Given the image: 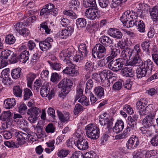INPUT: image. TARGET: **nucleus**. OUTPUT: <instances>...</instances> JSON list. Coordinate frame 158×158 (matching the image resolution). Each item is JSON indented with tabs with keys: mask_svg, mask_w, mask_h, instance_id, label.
I'll list each match as a JSON object with an SVG mask.
<instances>
[{
	"mask_svg": "<svg viewBox=\"0 0 158 158\" xmlns=\"http://www.w3.org/2000/svg\"><path fill=\"white\" fill-rule=\"evenodd\" d=\"M73 31V28L70 26H69L62 30L60 34V37L62 39H66L71 35Z\"/></svg>",
	"mask_w": 158,
	"mask_h": 158,
	"instance_id": "nucleus-26",
	"label": "nucleus"
},
{
	"mask_svg": "<svg viewBox=\"0 0 158 158\" xmlns=\"http://www.w3.org/2000/svg\"><path fill=\"white\" fill-rule=\"evenodd\" d=\"M22 69L20 68H18L12 70L11 72L12 78L16 79L20 77L21 74Z\"/></svg>",
	"mask_w": 158,
	"mask_h": 158,
	"instance_id": "nucleus-39",
	"label": "nucleus"
},
{
	"mask_svg": "<svg viewBox=\"0 0 158 158\" xmlns=\"http://www.w3.org/2000/svg\"><path fill=\"white\" fill-rule=\"evenodd\" d=\"M125 65L121 59H118L113 60L108 64V68L114 71H118L120 70L124 65Z\"/></svg>",
	"mask_w": 158,
	"mask_h": 158,
	"instance_id": "nucleus-7",
	"label": "nucleus"
},
{
	"mask_svg": "<svg viewBox=\"0 0 158 158\" xmlns=\"http://www.w3.org/2000/svg\"><path fill=\"white\" fill-rule=\"evenodd\" d=\"M79 52L83 56L86 57L87 56L88 52L87 49V47L85 44H81L78 46Z\"/></svg>",
	"mask_w": 158,
	"mask_h": 158,
	"instance_id": "nucleus-37",
	"label": "nucleus"
},
{
	"mask_svg": "<svg viewBox=\"0 0 158 158\" xmlns=\"http://www.w3.org/2000/svg\"><path fill=\"white\" fill-rule=\"evenodd\" d=\"M63 14L65 15L68 16L73 19H76L77 17V15L73 11L70 10H66L63 12Z\"/></svg>",
	"mask_w": 158,
	"mask_h": 158,
	"instance_id": "nucleus-48",
	"label": "nucleus"
},
{
	"mask_svg": "<svg viewBox=\"0 0 158 158\" xmlns=\"http://www.w3.org/2000/svg\"><path fill=\"white\" fill-rule=\"evenodd\" d=\"M69 153V151L68 149H62L59 150L57 153V155L60 157H64Z\"/></svg>",
	"mask_w": 158,
	"mask_h": 158,
	"instance_id": "nucleus-55",
	"label": "nucleus"
},
{
	"mask_svg": "<svg viewBox=\"0 0 158 158\" xmlns=\"http://www.w3.org/2000/svg\"><path fill=\"white\" fill-rule=\"evenodd\" d=\"M75 66L73 64L72 66L69 65L67 67L64 69L62 72L65 74L69 75L71 76H74L77 75L78 72L75 68Z\"/></svg>",
	"mask_w": 158,
	"mask_h": 158,
	"instance_id": "nucleus-20",
	"label": "nucleus"
},
{
	"mask_svg": "<svg viewBox=\"0 0 158 158\" xmlns=\"http://www.w3.org/2000/svg\"><path fill=\"white\" fill-rule=\"evenodd\" d=\"M99 41L101 44L106 47H111L114 44L113 39L106 35L101 36L99 39Z\"/></svg>",
	"mask_w": 158,
	"mask_h": 158,
	"instance_id": "nucleus-18",
	"label": "nucleus"
},
{
	"mask_svg": "<svg viewBox=\"0 0 158 158\" xmlns=\"http://www.w3.org/2000/svg\"><path fill=\"white\" fill-rule=\"evenodd\" d=\"M16 104L15 99L14 98H8L4 101V104L6 108L10 109L13 107Z\"/></svg>",
	"mask_w": 158,
	"mask_h": 158,
	"instance_id": "nucleus-31",
	"label": "nucleus"
},
{
	"mask_svg": "<svg viewBox=\"0 0 158 158\" xmlns=\"http://www.w3.org/2000/svg\"><path fill=\"white\" fill-rule=\"evenodd\" d=\"M106 54L105 46L100 44H97L92 50V55L94 58L101 59Z\"/></svg>",
	"mask_w": 158,
	"mask_h": 158,
	"instance_id": "nucleus-4",
	"label": "nucleus"
},
{
	"mask_svg": "<svg viewBox=\"0 0 158 158\" xmlns=\"http://www.w3.org/2000/svg\"><path fill=\"white\" fill-rule=\"evenodd\" d=\"M152 53V60L155 64L158 66V51L154 48Z\"/></svg>",
	"mask_w": 158,
	"mask_h": 158,
	"instance_id": "nucleus-57",
	"label": "nucleus"
},
{
	"mask_svg": "<svg viewBox=\"0 0 158 158\" xmlns=\"http://www.w3.org/2000/svg\"><path fill=\"white\" fill-rule=\"evenodd\" d=\"M0 60V67L6 66L8 64V60L11 63H15L17 62L16 56L14 54V52L7 49L2 51L1 53Z\"/></svg>",
	"mask_w": 158,
	"mask_h": 158,
	"instance_id": "nucleus-2",
	"label": "nucleus"
},
{
	"mask_svg": "<svg viewBox=\"0 0 158 158\" xmlns=\"http://www.w3.org/2000/svg\"><path fill=\"white\" fill-rule=\"evenodd\" d=\"M23 91L22 88L19 85H15L13 87V94L16 97H22Z\"/></svg>",
	"mask_w": 158,
	"mask_h": 158,
	"instance_id": "nucleus-34",
	"label": "nucleus"
},
{
	"mask_svg": "<svg viewBox=\"0 0 158 158\" xmlns=\"http://www.w3.org/2000/svg\"><path fill=\"white\" fill-rule=\"evenodd\" d=\"M73 48H69L67 49H64L60 53V56H63V60H65L66 58H69L71 57L73 54Z\"/></svg>",
	"mask_w": 158,
	"mask_h": 158,
	"instance_id": "nucleus-33",
	"label": "nucleus"
},
{
	"mask_svg": "<svg viewBox=\"0 0 158 158\" xmlns=\"http://www.w3.org/2000/svg\"><path fill=\"white\" fill-rule=\"evenodd\" d=\"M85 16L88 19L94 20L98 15H100L98 9L88 8L86 10L85 12Z\"/></svg>",
	"mask_w": 158,
	"mask_h": 158,
	"instance_id": "nucleus-15",
	"label": "nucleus"
},
{
	"mask_svg": "<svg viewBox=\"0 0 158 158\" xmlns=\"http://www.w3.org/2000/svg\"><path fill=\"white\" fill-rule=\"evenodd\" d=\"M73 84L70 79L64 78L59 83L58 87L59 88L63 87L69 90L72 86Z\"/></svg>",
	"mask_w": 158,
	"mask_h": 158,
	"instance_id": "nucleus-22",
	"label": "nucleus"
},
{
	"mask_svg": "<svg viewBox=\"0 0 158 158\" xmlns=\"http://www.w3.org/2000/svg\"><path fill=\"white\" fill-rule=\"evenodd\" d=\"M40 112V109L36 107L31 108L27 110V113L30 115L28 119L31 123H35L38 118V116Z\"/></svg>",
	"mask_w": 158,
	"mask_h": 158,
	"instance_id": "nucleus-8",
	"label": "nucleus"
},
{
	"mask_svg": "<svg viewBox=\"0 0 158 158\" xmlns=\"http://www.w3.org/2000/svg\"><path fill=\"white\" fill-rule=\"evenodd\" d=\"M100 78L102 81L104 79H108L114 77L113 73L109 69L103 70L100 73Z\"/></svg>",
	"mask_w": 158,
	"mask_h": 158,
	"instance_id": "nucleus-24",
	"label": "nucleus"
},
{
	"mask_svg": "<svg viewBox=\"0 0 158 158\" xmlns=\"http://www.w3.org/2000/svg\"><path fill=\"white\" fill-rule=\"evenodd\" d=\"M43 83L42 81L40 78L36 79L34 83V90L38 91L39 88L41 86Z\"/></svg>",
	"mask_w": 158,
	"mask_h": 158,
	"instance_id": "nucleus-61",
	"label": "nucleus"
},
{
	"mask_svg": "<svg viewBox=\"0 0 158 158\" xmlns=\"http://www.w3.org/2000/svg\"><path fill=\"white\" fill-rule=\"evenodd\" d=\"M107 33L111 36L117 39H121L123 35L120 31L114 28H110L108 31Z\"/></svg>",
	"mask_w": 158,
	"mask_h": 158,
	"instance_id": "nucleus-21",
	"label": "nucleus"
},
{
	"mask_svg": "<svg viewBox=\"0 0 158 158\" xmlns=\"http://www.w3.org/2000/svg\"><path fill=\"white\" fill-rule=\"evenodd\" d=\"M156 114L155 111L152 112L143 119L142 122L144 126L140 127L139 131L144 135L147 137L152 136V132L150 129V127L152 125L155 121Z\"/></svg>",
	"mask_w": 158,
	"mask_h": 158,
	"instance_id": "nucleus-1",
	"label": "nucleus"
},
{
	"mask_svg": "<svg viewBox=\"0 0 158 158\" xmlns=\"http://www.w3.org/2000/svg\"><path fill=\"white\" fill-rule=\"evenodd\" d=\"M84 57V56L82 55L80 53L78 52L74 56L73 60L76 62H80Z\"/></svg>",
	"mask_w": 158,
	"mask_h": 158,
	"instance_id": "nucleus-64",
	"label": "nucleus"
},
{
	"mask_svg": "<svg viewBox=\"0 0 158 158\" xmlns=\"http://www.w3.org/2000/svg\"><path fill=\"white\" fill-rule=\"evenodd\" d=\"M107 115L106 113L100 115L99 121L101 125H107L108 129H111L113 124L114 119L111 118H108Z\"/></svg>",
	"mask_w": 158,
	"mask_h": 158,
	"instance_id": "nucleus-10",
	"label": "nucleus"
},
{
	"mask_svg": "<svg viewBox=\"0 0 158 158\" xmlns=\"http://www.w3.org/2000/svg\"><path fill=\"white\" fill-rule=\"evenodd\" d=\"M124 127V123L121 120H118L112 128L113 131L116 133H119L122 131Z\"/></svg>",
	"mask_w": 158,
	"mask_h": 158,
	"instance_id": "nucleus-23",
	"label": "nucleus"
},
{
	"mask_svg": "<svg viewBox=\"0 0 158 158\" xmlns=\"http://www.w3.org/2000/svg\"><path fill=\"white\" fill-rule=\"evenodd\" d=\"M8 131L11 133L12 135L14 134L15 136L18 138L17 140L20 145L24 144L27 141L28 136L26 133H24L22 131H17L13 128H11Z\"/></svg>",
	"mask_w": 158,
	"mask_h": 158,
	"instance_id": "nucleus-5",
	"label": "nucleus"
},
{
	"mask_svg": "<svg viewBox=\"0 0 158 158\" xmlns=\"http://www.w3.org/2000/svg\"><path fill=\"white\" fill-rule=\"evenodd\" d=\"M123 75L127 77H131L133 76L132 69L128 67H126L122 70Z\"/></svg>",
	"mask_w": 158,
	"mask_h": 158,
	"instance_id": "nucleus-41",
	"label": "nucleus"
},
{
	"mask_svg": "<svg viewBox=\"0 0 158 158\" xmlns=\"http://www.w3.org/2000/svg\"><path fill=\"white\" fill-rule=\"evenodd\" d=\"M150 44L149 41L147 40H145L141 44V46L143 50L144 51H146L148 55H149L150 53L149 49Z\"/></svg>",
	"mask_w": 158,
	"mask_h": 158,
	"instance_id": "nucleus-45",
	"label": "nucleus"
},
{
	"mask_svg": "<svg viewBox=\"0 0 158 158\" xmlns=\"http://www.w3.org/2000/svg\"><path fill=\"white\" fill-rule=\"evenodd\" d=\"M61 78V76L57 73H53L51 74L50 80L54 83L58 82Z\"/></svg>",
	"mask_w": 158,
	"mask_h": 158,
	"instance_id": "nucleus-50",
	"label": "nucleus"
},
{
	"mask_svg": "<svg viewBox=\"0 0 158 158\" xmlns=\"http://www.w3.org/2000/svg\"><path fill=\"white\" fill-rule=\"evenodd\" d=\"M40 30H42L41 29H42L43 30H44L45 33L47 34L50 33L51 30L49 27H48V26L47 23L46 22L40 24Z\"/></svg>",
	"mask_w": 158,
	"mask_h": 158,
	"instance_id": "nucleus-60",
	"label": "nucleus"
},
{
	"mask_svg": "<svg viewBox=\"0 0 158 158\" xmlns=\"http://www.w3.org/2000/svg\"><path fill=\"white\" fill-rule=\"evenodd\" d=\"M140 56H134L133 59L130 62V64L132 66H143V62L141 60Z\"/></svg>",
	"mask_w": 158,
	"mask_h": 158,
	"instance_id": "nucleus-32",
	"label": "nucleus"
},
{
	"mask_svg": "<svg viewBox=\"0 0 158 158\" xmlns=\"http://www.w3.org/2000/svg\"><path fill=\"white\" fill-rule=\"evenodd\" d=\"M5 41L7 44H13L15 42V39L12 35H7L6 37Z\"/></svg>",
	"mask_w": 158,
	"mask_h": 158,
	"instance_id": "nucleus-53",
	"label": "nucleus"
},
{
	"mask_svg": "<svg viewBox=\"0 0 158 158\" xmlns=\"http://www.w3.org/2000/svg\"><path fill=\"white\" fill-rule=\"evenodd\" d=\"M0 134L3 135L5 139H10L12 136L11 133L9 131L2 130L1 128H0Z\"/></svg>",
	"mask_w": 158,
	"mask_h": 158,
	"instance_id": "nucleus-52",
	"label": "nucleus"
},
{
	"mask_svg": "<svg viewBox=\"0 0 158 158\" xmlns=\"http://www.w3.org/2000/svg\"><path fill=\"white\" fill-rule=\"evenodd\" d=\"M131 52L133 56H141L142 55V52L140 48V45L137 44L135 45L133 50L131 49Z\"/></svg>",
	"mask_w": 158,
	"mask_h": 158,
	"instance_id": "nucleus-36",
	"label": "nucleus"
},
{
	"mask_svg": "<svg viewBox=\"0 0 158 158\" xmlns=\"http://www.w3.org/2000/svg\"><path fill=\"white\" fill-rule=\"evenodd\" d=\"M29 53L26 50L23 51L16 56L17 62L18 61L22 63H25L29 58Z\"/></svg>",
	"mask_w": 158,
	"mask_h": 158,
	"instance_id": "nucleus-19",
	"label": "nucleus"
},
{
	"mask_svg": "<svg viewBox=\"0 0 158 158\" xmlns=\"http://www.w3.org/2000/svg\"><path fill=\"white\" fill-rule=\"evenodd\" d=\"M136 108L139 110V113L141 117L145 116L148 114H149L153 110L151 105H149L144 108L143 102L139 101L136 103Z\"/></svg>",
	"mask_w": 158,
	"mask_h": 158,
	"instance_id": "nucleus-9",
	"label": "nucleus"
},
{
	"mask_svg": "<svg viewBox=\"0 0 158 158\" xmlns=\"http://www.w3.org/2000/svg\"><path fill=\"white\" fill-rule=\"evenodd\" d=\"M36 75L34 73H29L27 76V85L29 87H30L32 82L35 78Z\"/></svg>",
	"mask_w": 158,
	"mask_h": 158,
	"instance_id": "nucleus-46",
	"label": "nucleus"
},
{
	"mask_svg": "<svg viewBox=\"0 0 158 158\" xmlns=\"http://www.w3.org/2000/svg\"><path fill=\"white\" fill-rule=\"evenodd\" d=\"M22 23L18 22L14 25V30L18 32L20 35L26 37L29 34V31L24 27H23Z\"/></svg>",
	"mask_w": 158,
	"mask_h": 158,
	"instance_id": "nucleus-13",
	"label": "nucleus"
},
{
	"mask_svg": "<svg viewBox=\"0 0 158 158\" xmlns=\"http://www.w3.org/2000/svg\"><path fill=\"white\" fill-rule=\"evenodd\" d=\"M83 6L90 9H97L98 7L95 0H83Z\"/></svg>",
	"mask_w": 158,
	"mask_h": 158,
	"instance_id": "nucleus-27",
	"label": "nucleus"
},
{
	"mask_svg": "<svg viewBox=\"0 0 158 158\" xmlns=\"http://www.w3.org/2000/svg\"><path fill=\"white\" fill-rule=\"evenodd\" d=\"M157 152L155 150L147 151L144 153L145 158H156Z\"/></svg>",
	"mask_w": 158,
	"mask_h": 158,
	"instance_id": "nucleus-43",
	"label": "nucleus"
},
{
	"mask_svg": "<svg viewBox=\"0 0 158 158\" xmlns=\"http://www.w3.org/2000/svg\"><path fill=\"white\" fill-rule=\"evenodd\" d=\"M48 63L53 69L60 71L61 69V65L60 63H53L51 61H48Z\"/></svg>",
	"mask_w": 158,
	"mask_h": 158,
	"instance_id": "nucleus-54",
	"label": "nucleus"
},
{
	"mask_svg": "<svg viewBox=\"0 0 158 158\" xmlns=\"http://www.w3.org/2000/svg\"><path fill=\"white\" fill-rule=\"evenodd\" d=\"M69 7L73 10H76L79 7V2L78 0H72L69 3Z\"/></svg>",
	"mask_w": 158,
	"mask_h": 158,
	"instance_id": "nucleus-51",
	"label": "nucleus"
},
{
	"mask_svg": "<svg viewBox=\"0 0 158 158\" xmlns=\"http://www.w3.org/2000/svg\"><path fill=\"white\" fill-rule=\"evenodd\" d=\"M94 93L97 97L101 98L104 96V91L103 88L101 86L96 87L94 89Z\"/></svg>",
	"mask_w": 158,
	"mask_h": 158,
	"instance_id": "nucleus-38",
	"label": "nucleus"
},
{
	"mask_svg": "<svg viewBox=\"0 0 158 158\" xmlns=\"http://www.w3.org/2000/svg\"><path fill=\"white\" fill-rule=\"evenodd\" d=\"M141 66L146 70L148 73L151 74L152 70L153 68V63L151 60L148 59L145 61L143 65Z\"/></svg>",
	"mask_w": 158,
	"mask_h": 158,
	"instance_id": "nucleus-29",
	"label": "nucleus"
},
{
	"mask_svg": "<svg viewBox=\"0 0 158 158\" xmlns=\"http://www.w3.org/2000/svg\"><path fill=\"white\" fill-rule=\"evenodd\" d=\"M12 116V113L10 111H4L1 115H0V119L2 121H5L9 119Z\"/></svg>",
	"mask_w": 158,
	"mask_h": 158,
	"instance_id": "nucleus-42",
	"label": "nucleus"
},
{
	"mask_svg": "<svg viewBox=\"0 0 158 158\" xmlns=\"http://www.w3.org/2000/svg\"><path fill=\"white\" fill-rule=\"evenodd\" d=\"M82 105L88 106L89 105V99L85 96L81 97L78 101Z\"/></svg>",
	"mask_w": 158,
	"mask_h": 158,
	"instance_id": "nucleus-59",
	"label": "nucleus"
},
{
	"mask_svg": "<svg viewBox=\"0 0 158 158\" xmlns=\"http://www.w3.org/2000/svg\"><path fill=\"white\" fill-rule=\"evenodd\" d=\"M131 11L130 10H127L124 12L122 15V16L120 17V20L123 23L124 26H125L126 24H128L127 23V22L129 20V19L131 18V19L132 18L131 17Z\"/></svg>",
	"mask_w": 158,
	"mask_h": 158,
	"instance_id": "nucleus-28",
	"label": "nucleus"
},
{
	"mask_svg": "<svg viewBox=\"0 0 158 158\" xmlns=\"http://www.w3.org/2000/svg\"><path fill=\"white\" fill-rule=\"evenodd\" d=\"M33 13L34 12L31 11H29L28 14H29V16H28L26 20H24L25 23V25L31 23H33L36 21V17L35 16L33 15Z\"/></svg>",
	"mask_w": 158,
	"mask_h": 158,
	"instance_id": "nucleus-40",
	"label": "nucleus"
},
{
	"mask_svg": "<svg viewBox=\"0 0 158 158\" xmlns=\"http://www.w3.org/2000/svg\"><path fill=\"white\" fill-rule=\"evenodd\" d=\"M52 42V39L50 37L48 38L44 41H40L39 44L40 48L43 51H46L51 48Z\"/></svg>",
	"mask_w": 158,
	"mask_h": 158,
	"instance_id": "nucleus-14",
	"label": "nucleus"
},
{
	"mask_svg": "<svg viewBox=\"0 0 158 158\" xmlns=\"http://www.w3.org/2000/svg\"><path fill=\"white\" fill-rule=\"evenodd\" d=\"M86 24V21L83 18H80L77 19L76 25L78 28L84 27Z\"/></svg>",
	"mask_w": 158,
	"mask_h": 158,
	"instance_id": "nucleus-47",
	"label": "nucleus"
},
{
	"mask_svg": "<svg viewBox=\"0 0 158 158\" xmlns=\"http://www.w3.org/2000/svg\"><path fill=\"white\" fill-rule=\"evenodd\" d=\"M129 136L128 132L124 131L123 133L116 135L115 136V138L117 139H124L128 137Z\"/></svg>",
	"mask_w": 158,
	"mask_h": 158,
	"instance_id": "nucleus-63",
	"label": "nucleus"
},
{
	"mask_svg": "<svg viewBox=\"0 0 158 158\" xmlns=\"http://www.w3.org/2000/svg\"><path fill=\"white\" fill-rule=\"evenodd\" d=\"M4 144L8 148H18L19 147V145H20L18 143L14 142L13 141H6L4 142Z\"/></svg>",
	"mask_w": 158,
	"mask_h": 158,
	"instance_id": "nucleus-49",
	"label": "nucleus"
},
{
	"mask_svg": "<svg viewBox=\"0 0 158 158\" xmlns=\"http://www.w3.org/2000/svg\"><path fill=\"white\" fill-rule=\"evenodd\" d=\"M136 74L137 78H141L144 77H149L151 74L142 67L137 69Z\"/></svg>",
	"mask_w": 158,
	"mask_h": 158,
	"instance_id": "nucleus-25",
	"label": "nucleus"
},
{
	"mask_svg": "<svg viewBox=\"0 0 158 158\" xmlns=\"http://www.w3.org/2000/svg\"><path fill=\"white\" fill-rule=\"evenodd\" d=\"M86 134L87 137L94 140L98 139L99 137V128L93 124L88 125L85 127Z\"/></svg>",
	"mask_w": 158,
	"mask_h": 158,
	"instance_id": "nucleus-3",
	"label": "nucleus"
},
{
	"mask_svg": "<svg viewBox=\"0 0 158 158\" xmlns=\"http://www.w3.org/2000/svg\"><path fill=\"white\" fill-rule=\"evenodd\" d=\"M127 123L128 126L132 127V129H134L136 127L137 123L135 120L132 118L131 116H129L127 118Z\"/></svg>",
	"mask_w": 158,
	"mask_h": 158,
	"instance_id": "nucleus-58",
	"label": "nucleus"
},
{
	"mask_svg": "<svg viewBox=\"0 0 158 158\" xmlns=\"http://www.w3.org/2000/svg\"><path fill=\"white\" fill-rule=\"evenodd\" d=\"M40 93L43 97H46L48 96V98L50 100L55 95L54 91L52 90L50 92V88L48 85H43L41 87Z\"/></svg>",
	"mask_w": 158,
	"mask_h": 158,
	"instance_id": "nucleus-11",
	"label": "nucleus"
},
{
	"mask_svg": "<svg viewBox=\"0 0 158 158\" xmlns=\"http://www.w3.org/2000/svg\"><path fill=\"white\" fill-rule=\"evenodd\" d=\"M135 26L137 30L140 32H143L145 31V25L143 21L136 20L134 17L132 18L128 22V24H126L125 26L127 28L132 27Z\"/></svg>",
	"mask_w": 158,
	"mask_h": 158,
	"instance_id": "nucleus-6",
	"label": "nucleus"
},
{
	"mask_svg": "<svg viewBox=\"0 0 158 158\" xmlns=\"http://www.w3.org/2000/svg\"><path fill=\"white\" fill-rule=\"evenodd\" d=\"M83 96V90L81 87H80V86H79L77 89L76 94L75 100L76 101H77L79 98H80Z\"/></svg>",
	"mask_w": 158,
	"mask_h": 158,
	"instance_id": "nucleus-62",
	"label": "nucleus"
},
{
	"mask_svg": "<svg viewBox=\"0 0 158 158\" xmlns=\"http://www.w3.org/2000/svg\"><path fill=\"white\" fill-rule=\"evenodd\" d=\"M149 12L151 18L154 21L158 19V6H155L150 9Z\"/></svg>",
	"mask_w": 158,
	"mask_h": 158,
	"instance_id": "nucleus-35",
	"label": "nucleus"
},
{
	"mask_svg": "<svg viewBox=\"0 0 158 158\" xmlns=\"http://www.w3.org/2000/svg\"><path fill=\"white\" fill-rule=\"evenodd\" d=\"M75 145L80 150H86L89 148L88 143L85 139H80L74 141Z\"/></svg>",
	"mask_w": 158,
	"mask_h": 158,
	"instance_id": "nucleus-17",
	"label": "nucleus"
},
{
	"mask_svg": "<svg viewBox=\"0 0 158 158\" xmlns=\"http://www.w3.org/2000/svg\"><path fill=\"white\" fill-rule=\"evenodd\" d=\"M24 100H28L31 96L32 95V93L31 90L27 88L24 89Z\"/></svg>",
	"mask_w": 158,
	"mask_h": 158,
	"instance_id": "nucleus-56",
	"label": "nucleus"
},
{
	"mask_svg": "<svg viewBox=\"0 0 158 158\" xmlns=\"http://www.w3.org/2000/svg\"><path fill=\"white\" fill-rule=\"evenodd\" d=\"M94 66L93 63L90 61H88L85 64L84 69L88 74H90L92 72Z\"/></svg>",
	"mask_w": 158,
	"mask_h": 158,
	"instance_id": "nucleus-44",
	"label": "nucleus"
},
{
	"mask_svg": "<svg viewBox=\"0 0 158 158\" xmlns=\"http://www.w3.org/2000/svg\"><path fill=\"white\" fill-rule=\"evenodd\" d=\"M139 143V140L135 135H133L128 140L126 143V147L128 149H135Z\"/></svg>",
	"mask_w": 158,
	"mask_h": 158,
	"instance_id": "nucleus-12",
	"label": "nucleus"
},
{
	"mask_svg": "<svg viewBox=\"0 0 158 158\" xmlns=\"http://www.w3.org/2000/svg\"><path fill=\"white\" fill-rule=\"evenodd\" d=\"M131 52V49L127 48L123 50L121 52V58L119 59H121L122 61L124 62L125 65L126 64L127 61L130 59L131 56H132Z\"/></svg>",
	"mask_w": 158,
	"mask_h": 158,
	"instance_id": "nucleus-16",
	"label": "nucleus"
},
{
	"mask_svg": "<svg viewBox=\"0 0 158 158\" xmlns=\"http://www.w3.org/2000/svg\"><path fill=\"white\" fill-rule=\"evenodd\" d=\"M57 115L60 120L62 122H68L69 119V113L68 112L63 114L61 111L57 110Z\"/></svg>",
	"mask_w": 158,
	"mask_h": 158,
	"instance_id": "nucleus-30",
	"label": "nucleus"
}]
</instances>
